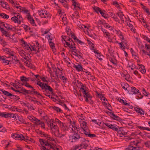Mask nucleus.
<instances>
[{
	"label": "nucleus",
	"instance_id": "nucleus-61",
	"mask_svg": "<svg viewBox=\"0 0 150 150\" xmlns=\"http://www.w3.org/2000/svg\"><path fill=\"white\" fill-rule=\"evenodd\" d=\"M111 117L115 120H119L120 119L118 116L113 113H111Z\"/></svg>",
	"mask_w": 150,
	"mask_h": 150
},
{
	"label": "nucleus",
	"instance_id": "nucleus-4",
	"mask_svg": "<svg viewBox=\"0 0 150 150\" xmlns=\"http://www.w3.org/2000/svg\"><path fill=\"white\" fill-rule=\"evenodd\" d=\"M128 139L132 140L130 142L131 145L134 144V146L129 145L125 148L124 150H139L140 147L138 146L139 142L136 139H133L131 137H128Z\"/></svg>",
	"mask_w": 150,
	"mask_h": 150
},
{
	"label": "nucleus",
	"instance_id": "nucleus-52",
	"mask_svg": "<svg viewBox=\"0 0 150 150\" xmlns=\"http://www.w3.org/2000/svg\"><path fill=\"white\" fill-rule=\"evenodd\" d=\"M8 113L5 112H0V116L7 118Z\"/></svg>",
	"mask_w": 150,
	"mask_h": 150
},
{
	"label": "nucleus",
	"instance_id": "nucleus-62",
	"mask_svg": "<svg viewBox=\"0 0 150 150\" xmlns=\"http://www.w3.org/2000/svg\"><path fill=\"white\" fill-rule=\"evenodd\" d=\"M22 12H23V13L25 14H26V15H29L30 14L29 11L25 8L23 7L22 11Z\"/></svg>",
	"mask_w": 150,
	"mask_h": 150
},
{
	"label": "nucleus",
	"instance_id": "nucleus-13",
	"mask_svg": "<svg viewBox=\"0 0 150 150\" xmlns=\"http://www.w3.org/2000/svg\"><path fill=\"white\" fill-rule=\"evenodd\" d=\"M136 69L138 70L142 74H144L146 72V69L145 66L142 64H137L136 66Z\"/></svg>",
	"mask_w": 150,
	"mask_h": 150
},
{
	"label": "nucleus",
	"instance_id": "nucleus-9",
	"mask_svg": "<svg viewBox=\"0 0 150 150\" xmlns=\"http://www.w3.org/2000/svg\"><path fill=\"white\" fill-rule=\"evenodd\" d=\"M104 125L107 126L109 128L114 131H117L118 130L117 128V125L115 124L112 123L111 122L104 123Z\"/></svg>",
	"mask_w": 150,
	"mask_h": 150
},
{
	"label": "nucleus",
	"instance_id": "nucleus-55",
	"mask_svg": "<svg viewBox=\"0 0 150 150\" xmlns=\"http://www.w3.org/2000/svg\"><path fill=\"white\" fill-rule=\"evenodd\" d=\"M104 22L105 21L103 20H102L100 19H99L97 21H96V23L98 25H103V24H104Z\"/></svg>",
	"mask_w": 150,
	"mask_h": 150
},
{
	"label": "nucleus",
	"instance_id": "nucleus-54",
	"mask_svg": "<svg viewBox=\"0 0 150 150\" xmlns=\"http://www.w3.org/2000/svg\"><path fill=\"white\" fill-rule=\"evenodd\" d=\"M86 118L82 114H81L78 117V121H80L86 120Z\"/></svg>",
	"mask_w": 150,
	"mask_h": 150
},
{
	"label": "nucleus",
	"instance_id": "nucleus-47",
	"mask_svg": "<svg viewBox=\"0 0 150 150\" xmlns=\"http://www.w3.org/2000/svg\"><path fill=\"white\" fill-rule=\"evenodd\" d=\"M131 64H130L129 63L128 64V68H130L132 70H133L134 69H136V66L132 63H131Z\"/></svg>",
	"mask_w": 150,
	"mask_h": 150
},
{
	"label": "nucleus",
	"instance_id": "nucleus-31",
	"mask_svg": "<svg viewBox=\"0 0 150 150\" xmlns=\"http://www.w3.org/2000/svg\"><path fill=\"white\" fill-rule=\"evenodd\" d=\"M116 43H118L120 49H122L123 51H124V50L126 49V47L124 44L123 43H124L123 42H118V41H116Z\"/></svg>",
	"mask_w": 150,
	"mask_h": 150
},
{
	"label": "nucleus",
	"instance_id": "nucleus-23",
	"mask_svg": "<svg viewBox=\"0 0 150 150\" xmlns=\"http://www.w3.org/2000/svg\"><path fill=\"white\" fill-rule=\"evenodd\" d=\"M0 30L1 31L3 35L6 37H8L10 39L11 38L9 33L4 28H1L0 27Z\"/></svg>",
	"mask_w": 150,
	"mask_h": 150
},
{
	"label": "nucleus",
	"instance_id": "nucleus-1",
	"mask_svg": "<svg viewBox=\"0 0 150 150\" xmlns=\"http://www.w3.org/2000/svg\"><path fill=\"white\" fill-rule=\"evenodd\" d=\"M72 124L71 122L64 125L59 119L55 118L51 119L47 123L49 127L50 128L51 133L54 136L59 138L64 137L67 131L70 132H74L73 134L70 137V140L71 142H77L83 139V138L81 137L80 134L76 132L79 131V128L75 127L74 122Z\"/></svg>",
	"mask_w": 150,
	"mask_h": 150
},
{
	"label": "nucleus",
	"instance_id": "nucleus-15",
	"mask_svg": "<svg viewBox=\"0 0 150 150\" xmlns=\"http://www.w3.org/2000/svg\"><path fill=\"white\" fill-rule=\"evenodd\" d=\"M9 58L3 56H0V61L6 65L9 64L11 61L9 59Z\"/></svg>",
	"mask_w": 150,
	"mask_h": 150
},
{
	"label": "nucleus",
	"instance_id": "nucleus-5",
	"mask_svg": "<svg viewBox=\"0 0 150 150\" xmlns=\"http://www.w3.org/2000/svg\"><path fill=\"white\" fill-rule=\"evenodd\" d=\"M12 137L16 139L21 140H24L28 143L34 142V141L32 139L27 137H24L21 134L14 133L12 135Z\"/></svg>",
	"mask_w": 150,
	"mask_h": 150
},
{
	"label": "nucleus",
	"instance_id": "nucleus-38",
	"mask_svg": "<svg viewBox=\"0 0 150 150\" xmlns=\"http://www.w3.org/2000/svg\"><path fill=\"white\" fill-rule=\"evenodd\" d=\"M17 116V114L13 113H8L7 118H12L14 119H16V116Z\"/></svg>",
	"mask_w": 150,
	"mask_h": 150
},
{
	"label": "nucleus",
	"instance_id": "nucleus-32",
	"mask_svg": "<svg viewBox=\"0 0 150 150\" xmlns=\"http://www.w3.org/2000/svg\"><path fill=\"white\" fill-rule=\"evenodd\" d=\"M45 138L49 142H55L56 140V139L55 138L52 137L50 135L48 134H47Z\"/></svg>",
	"mask_w": 150,
	"mask_h": 150
},
{
	"label": "nucleus",
	"instance_id": "nucleus-51",
	"mask_svg": "<svg viewBox=\"0 0 150 150\" xmlns=\"http://www.w3.org/2000/svg\"><path fill=\"white\" fill-rule=\"evenodd\" d=\"M82 55L83 54L78 51L75 56L77 57L79 59H82Z\"/></svg>",
	"mask_w": 150,
	"mask_h": 150
},
{
	"label": "nucleus",
	"instance_id": "nucleus-25",
	"mask_svg": "<svg viewBox=\"0 0 150 150\" xmlns=\"http://www.w3.org/2000/svg\"><path fill=\"white\" fill-rule=\"evenodd\" d=\"M20 79L21 81L22 85L23 84L27 83L29 81V78H27L24 76H22L20 77Z\"/></svg>",
	"mask_w": 150,
	"mask_h": 150
},
{
	"label": "nucleus",
	"instance_id": "nucleus-36",
	"mask_svg": "<svg viewBox=\"0 0 150 150\" xmlns=\"http://www.w3.org/2000/svg\"><path fill=\"white\" fill-rule=\"evenodd\" d=\"M18 89V92L20 93H23L24 94H28V91L26 90L24 88H21L20 89Z\"/></svg>",
	"mask_w": 150,
	"mask_h": 150
},
{
	"label": "nucleus",
	"instance_id": "nucleus-60",
	"mask_svg": "<svg viewBox=\"0 0 150 150\" xmlns=\"http://www.w3.org/2000/svg\"><path fill=\"white\" fill-rule=\"evenodd\" d=\"M118 100L120 102L123 104L125 105H129L127 103L126 100H123L121 98L119 99Z\"/></svg>",
	"mask_w": 150,
	"mask_h": 150
},
{
	"label": "nucleus",
	"instance_id": "nucleus-18",
	"mask_svg": "<svg viewBox=\"0 0 150 150\" xmlns=\"http://www.w3.org/2000/svg\"><path fill=\"white\" fill-rule=\"evenodd\" d=\"M36 126H39L41 127L42 128L45 129V124L44 122L37 119L36 121L34 123Z\"/></svg>",
	"mask_w": 150,
	"mask_h": 150
},
{
	"label": "nucleus",
	"instance_id": "nucleus-48",
	"mask_svg": "<svg viewBox=\"0 0 150 150\" xmlns=\"http://www.w3.org/2000/svg\"><path fill=\"white\" fill-rule=\"evenodd\" d=\"M91 121L92 122H94L95 124L98 125H100L101 124L100 121L99 119H92L91 120Z\"/></svg>",
	"mask_w": 150,
	"mask_h": 150
},
{
	"label": "nucleus",
	"instance_id": "nucleus-29",
	"mask_svg": "<svg viewBox=\"0 0 150 150\" xmlns=\"http://www.w3.org/2000/svg\"><path fill=\"white\" fill-rule=\"evenodd\" d=\"M141 8L143 9L144 11L146 12L148 15H150V12L149 11V9L146 6L142 4H141Z\"/></svg>",
	"mask_w": 150,
	"mask_h": 150
},
{
	"label": "nucleus",
	"instance_id": "nucleus-37",
	"mask_svg": "<svg viewBox=\"0 0 150 150\" xmlns=\"http://www.w3.org/2000/svg\"><path fill=\"white\" fill-rule=\"evenodd\" d=\"M2 144L3 146L6 149L7 148L10 144L9 142L6 140L3 141Z\"/></svg>",
	"mask_w": 150,
	"mask_h": 150
},
{
	"label": "nucleus",
	"instance_id": "nucleus-56",
	"mask_svg": "<svg viewBox=\"0 0 150 150\" xmlns=\"http://www.w3.org/2000/svg\"><path fill=\"white\" fill-rule=\"evenodd\" d=\"M18 52L19 54L22 57H23L25 55V52L23 50H18Z\"/></svg>",
	"mask_w": 150,
	"mask_h": 150
},
{
	"label": "nucleus",
	"instance_id": "nucleus-59",
	"mask_svg": "<svg viewBox=\"0 0 150 150\" xmlns=\"http://www.w3.org/2000/svg\"><path fill=\"white\" fill-rule=\"evenodd\" d=\"M0 16L2 18L4 19H8L9 18V16L7 14L3 13H1Z\"/></svg>",
	"mask_w": 150,
	"mask_h": 150
},
{
	"label": "nucleus",
	"instance_id": "nucleus-33",
	"mask_svg": "<svg viewBox=\"0 0 150 150\" xmlns=\"http://www.w3.org/2000/svg\"><path fill=\"white\" fill-rule=\"evenodd\" d=\"M94 52L96 54V57L100 60L101 61L103 60L102 57L103 56L100 55V54L99 53L98 50H97L96 51H94Z\"/></svg>",
	"mask_w": 150,
	"mask_h": 150
},
{
	"label": "nucleus",
	"instance_id": "nucleus-27",
	"mask_svg": "<svg viewBox=\"0 0 150 150\" xmlns=\"http://www.w3.org/2000/svg\"><path fill=\"white\" fill-rule=\"evenodd\" d=\"M79 28L81 30H83L84 32L86 30H89V26L88 25H85L83 24H80L79 26Z\"/></svg>",
	"mask_w": 150,
	"mask_h": 150
},
{
	"label": "nucleus",
	"instance_id": "nucleus-24",
	"mask_svg": "<svg viewBox=\"0 0 150 150\" xmlns=\"http://www.w3.org/2000/svg\"><path fill=\"white\" fill-rule=\"evenodd\" d=\"M0 5L3 8L7 9L9 8V6L8 3L6 2L3 1L2 0H0Z\"/></svg>",
	"mask_w": 150,
	"mask_h": 150
},
{
	"label": "nucleus",
	"instance_id": "nucleus-44",
	"mask_svg": "<svg viewBox=\"0 0 150 150\" xmlns=\"http://www.w3.org/2000/svg\"><path fill=\"white\" fill-rule=\"evenodd\" d=\"M35 96H37L38 98L40 99H41L42 98H43V96L38 92L36 91L35 92V93L33 94Z\"/></svg>",
	"mask_w": 150,
	"mask_h": 150
},
{
	"label": "nucleus",
	"instance_id": "nucleus-35",
	"mask_svg": "<svg viewBox=\"0 0 150 150\" xmlns=\"http://www.w3.org/2000/svg\"><path fill=\"white\" fill-rule=\"evenodd\" d=\"M121 86L125 90H127L128 91V90L129 89V88L130 86H129V85L126 83H121Z\"/></svg>",
	"mask_w": 150,
	"mask_h": 150
},
{
	"label": "nucleus",
	"instance_id": "nucleus-26",
	"mask_svg": "<svg viewBox=\"0 0 150 150\" xmlns=\"http://www.w3.org/2000/svg\"><path fill=\"white\" fill-rule=\"evenodd\" d=\"M5 26V28L8 30H11L15 31L16 30V28L14 27L8 23H6Z\"/></svg>",
	"mask_w": 150,
	"mask_h": 150
},
{
	"label": "nucleus",
	"instance_id": "nucleus-30",
	"mask_svg": "<svg viewBox=\"0 0 150 150\" xmlns=\"http://www.w3.org/2000/svg\"><path fill=\"white\" fill-rule=\"evenodd\" d=\"M17 112L21 114L27 115L29 113L28 111L26 109L22 110L21 109L18 108Z\"/></svg>",
	"mask_w": 150,
	"mask_h": 150
},
{
	"label": "nucleus",
	"instance_id": "nucleus-39",
	"mask_svg": "<svg viewBox=\"0 0 150 150\" xmlns=\"http://www.w3.org/2000/svg\"><path fill=\"white\" fill-rule=\"evenodd\" d=\"M28 118L34 124L37 119V118L35 117L34 116L32 115H29L28 117Z\"/></svg>",
	"mask_w": 150,
	"mask_h": 150
},
{
	"label": "nucleus",
	"instance_id": "nucleus-10",
	"mask_svg": "<svg viewBox=\"0 0 150 150\" xmlns=\"http://www.w3.org/2000/svg\"><path fill=\"white\" fill-rule=\"evenodd\" d=\"M114 31L116 32V33L117 36L119 37L121 42H123L124 43L126 44L125 42V37L123 33L121 32L119 30H116L115 29Z\"/></svg>",
	"mask_w": 150,
	"mask_h": 150
},
{
	"label": "nucleus",
	"instance_id": "nucleus-49",
	"mask_svg": "<svg viewBox=\"0 0 150 150\" xmlns=\"http://www.w3.org/2000/svg\"><path fill=\"white\" fill-rule=\"evenodd\" d=\"M1 91L3 92L4 94L7 96L11 97L13 96V95L12 94L10 93L9 92L6 91L2 90Z\"/></svg>",
	"mask_w": 150,
	"mask_h": 150
},
{
	"label": "nucleus",
	"instance_id": "nucleus-57",
	"mask_svg": "<svg viewBox=\"0 0 150 150\" xmlns=\"http://www.w3.org/2000/svg\"><path fill=\"white\" fill-rule=\"evenodd\" d=\"M93 9L97 13H99L100 12V11L102 10L101 8L97 6L93 7Z\"/></svg>",
	"mask_w": 150,
	"mask_h": 150
},
{
	"label": "nucleus",
	"instance_id": "nucleus-46",
	"mask_svg": "<svg viewBox=\"0 0 150 150\" xmlns=\"http://www.w3.org/2000/svg\"><path fill=\"white\" fill-rule=\"evenodd\" d=\"M46 38L48 39V42L52 41L53 39V37L52 35L50 33V34H48L46 36Z\"/></svg>",
	"mask_w": 150,
	"mask_h": 150
},
{
	"label": "nucleus",
	"instance_id": "nucleus-12",
	"mask_svg": "<svg viewBox=\"0 0 150 150\" xmlns=\"http://www.w3.org/2000/svg\"><path fill=\"white\" fill-rule=\"evenodd\" d=\"M72 5L74 6L73 10L74 11L79 10L81 8L80 4L76 0H71Z\"/></svg>",
	"mask_w": 150,
	"mask_h": 150
},
{
	"label": "nucleus",
	"instance_id": "nucleus-43",
	"mask_svg": "<svg viewBox=\"0 0 150 150\" xmlns=\"http://www.w3.org/2000/svg\"><path fill=\"white\" fill-rule=\"evenodd\" d=\"M103 17L105 18H107L108 17V15H107L105 13V11L103 10H102L100 11L99 13Z\"/></svg>",
	"mask_w": 150,
	"mask_h": 150
},
{
	"label": "nucleus",
	"instance_id": "nucleus-28",
	"mask_svg": "<svg viewBox=\"0 0 150 150\" xmlns=\"http://www.w3.org/2000/svg\"><path fill=\"white\" fill-rule=\"evenodd\" d=\"M125 22L127 23V25L129 27H132V26H133V25L134 24V23L132 21H131L130 19L128 18V17H127V19L125 21Z\"/></svg>",
	"mask_w": 150,
	"mask_h": 150
},
{
	"label": "nucleus",
	"instance_id": "nucleus-45",
	"mask_svg": "<svg viewBox=\"0 0 150 150\" xmlns=\"http://www.w3.org/2000/svg\"><path fill=\"white\" fill-rule=\"evenodd\" d=\"M98 97L101 100H103L104 101H107V100L105 97H104L103 95L100 93H98Z\"/></svg>",
	"mask_w": 150,
	"mask_h": 150
},
{
	"label": "nucleus",
	"instance_id": "nucleus-11",
	"mask_svg": "<svg viewBox=\"0 0 150 150\" xmlns=\"http://www.w3.org/2000/svg\"><path fill=\"white\" fill-rule=\"evenodd\" d=\"M39 142L40 143V145H39V146L40 150L41 147L42 146H47V149L49 148V147H51L50 144L47 142L45 141L43 139H39Z\"/></svg>",
	"mask_w": 150,
	"mask_h": 150
},
{
	"label": "nucleus",
	"instance_id": "nucleus-3",
	"mask_svg": "<svg viewBox=\"0 0 150 150\" xmlns=\"http://www.w3.org/2000/svg\"><path fill=\"white\" fill-rule=\"evenodd\" d=\"M62 41L65 47H67L69 50V51L71 50H74L75 49V45L72 39L69 37H66L65 36L62 37Z\"/></svg>",
	"mask_w": 150,
	"mask_h": 150
},
{
	"label": "nucleus",
	"instance_id": "nucleus-20",
	"mask_svg": "<svg viewBox=\"0 0 150 150\" xmlns=\"http://www.w3.org/2000/svg\"><path fill=\"white\" fill-rule=\"evenodd\" d=\"M117 14L122 23H124L128 17L127 16H125L122 12H118L117 13Z\"/></svg>",
	"mask_w": 150,
	"mask_h": 150
},
{
	"label": "nucleus",
	"instance_id": "nucleus-34",
	"mask_svg": "<svg viewBox=\"0 0 150 150\" xmlns=\"http://www.w3.org/2000/svg\"><path fill=\"white\" fill-rule=\"evenodd\" d=\"M103 25L105 28L108 29L110 30H112L113 32L114 31L115 29H114L112 26L110 25L108 23H105L104 22V24H103Z\"/></svg>",
	"mask_w": 150,
	"mask_h": 150
},
{
	"label": "nucleus",
	"instance_id": "nucleus-21",
	"mask_svg": "<svg viewBox=\"0 0 150 150\" xmlns=\"http://www.w3.org/2000/svg\"><path fill=\"white\" fill-rule=\"evenodd\" d=\"M80 141L81 142V145L82 147L84 149H86L89 143V141L83 138V139H81Z\"/></svg>",
	"mask_w": 150,
	"mask_h": 150
},
{
	"label": "nucleus",
	"instance_id": "nucleus-14",
	"mask_svg": "<svg viewBox=\"0 0 150 150\" xmlns=\"http://www.w3.org/2000/svg\"><path fill=\"white\" fill-rule=\"evenodd\" d=\"M87 121V120L86 119L84 120L79 121L80 126H81L80 128L81 129H87L88 128V125L87 124V123L86 122Z\"/></svg>",
	"mask_w": 150,
	"mask_h": 150
},
{
	"label": "nucleus",
	"instance_id": "nucleus-41",
	"mask_svg": "<svg viewBox=\"0 0 150 150\" xmlns=\"http://www.w3.org/2000/svg\"><path fill=\"white\" fill-rule=\"evenodd\" d=\"M61 19H62V22L64 23V24H66L67 23V19L66 17V15L62 16V15L61 16Z\"/></svg>",
	"mask_w": 150,
	"mask_h": 150
},
{
	"label": "nucleus",
	"instance_id": "nucleus-22",
	"mask_svg": "<svg viewBox=\"0 0 150 150\" xmlns=\"http://www.w3.org/2000/svg\"><path fill=\"white\" fill-rule=\"evenodd\" d=\"M73 67L75 68L76 70L78 71H83V68L81 65L80 64L76 63V64H74Z\"/></svg>",
	"mask_w": 150,
	"mask_h": 150
},
{
	"label": "nucleus",
	"instance_id": "nucleus-58",
	"mask_svg": "<svg viewBox=\"0 0 150 150\" xmlns=\"http://www.w3.org/2000/svg\"><path fill=\"white\" fill-rule=\"evenodd\" d=\"M11 20L12 21H13L15 23H17L18 24L21 23L17 19L16 17L15 16L11 18Z\"/></svg>",
	"mask_w": 150,
	"mask_h": 150
},
{
	"label": "nucleus",
	"instance_id": "nucleus-64",
	"mask_svg": "<svg viewBox=\"0 0 150 150\" xmlns=\"http://www.w3.org/2000/svg\"><path fill=\"white\" fill-rule=\"evenodd\" d=\"M49 43V45L50 47L52 49H55V46L54 43L52 41H51L48 42Z\"/></svg>",
	"mask_w": 150,
	"mask_h": 150
},
{
	"label": "nucleus",
	"instance_id": "nucleus-16",
	"mask_svg": "<svg viewBox=\"0 0 150 150\" xmlns=\"http://www.w3.org/2000/svg\"><path fill=\"white\" fill-rule=\"evenodd\" d=\"M26 18L30 24L33 26H36V25L35 22L32 16L30 14L29 15H26Z\"/></svg>",
	"mask_w": 150,
	"mask_h": 150
},
{
	"label": "nucleus",
	"instance_id": "nucleus-8",
	"mask_svg": "<svg viewBox=\"0 0 150 150\" xmlns=\"http://www.w3.org/2000/svg\"><path fill=\"white\" fill-rule=\"evenodd\" d=\"M128 93L129 94H135L138 95H141V93L139 90L134 87H130L128 90Z\"/></svg>",
	"mask_w": 150,
	"mask_h": 150
},
{
	"label": "nucleus",
	"instance_id": "nucleus-42",
	"mask_svg": "<svg viewBox=\"0 0 150 150\" xmlns=\"http://www.w3.org/2000/svg\"><path fill=\"white\" fill-rule=\"evenodd\" d=\"M84 94L83 97L84 98H88L89 99H91V96L88 92H86V91H84L83 93Z\"/></svg>",
	"mask_w": 150,
	"mask_h": 150
},
{
	"label": "nucleus",
	"instance_id": "nucleus-40",
	"mask_svg": "<svg viewBox=\"0 0 150 150\" xmlns=\"http://www.w3.org/2000/svg\"><path fill=\"white\" fill-rule=\"evenodd\" d=\"M17 120H19L23 124H25V120L22 118V117H20L17 115V116H16Z\"/></svg>",
	"mask_w": 150,
	"mask_h": 150
},
{
	"label": "nucleus",
	"instance_id": "nucleus-17",
	"mask_svg": "<svg viewBox=\"0 0 150 150\" xmlns=\"http://www.w3.org/2000/svg\"><path fill=\"white\" fill-rule=\"evenodd\" d=\"M3 51L7 54L12 56H15V53L12 51L10 49L4 47L3 48Z\"/></svg>",
	"mask_w": 150,
	"mask_h": 150
},
{
	"label": "nucleus",
	"instance_id": "nucleus-6",
	"mask_svg": "<svg viewBox=\"0 0 150 150\" xmlns=\"http://www.w3.org/2000/svg\"><path fill=\"white\" fill-rule=\"evenodd\" d=\"M38 14L42 18L50 19L51 16L50 13L45 10L38 11Z\"/></svg>",
	"mask_w": 150,
	"mask_h": 150
},
{
	"label": "nucleus",
	"instance_id": "nucleus-7",
	"mask_svg": "<svg viewBox=\"0 0 150 150\" xmlns=\"http://www.w3.org/2000/svg\"><path fill=\"white\" fill-rule=\"evenodd\" d=\"M100 29L101 31L103 32L104 37L107 39L108 41L111 42L112 39L110 33L103 27H101Z\"/></svg>",
	"mask_w": 150,
	"mask_h": 150
},
{
	"label": "nucleus",
	"instance_id": "nucleus-53",
	"mask_svg": "<svg viewBox=\"0 0 150 150\" xmlns=\"http://www.w3.org/2000/svg\"><path fill=\"white\" fill-rule=\"evenodd\" d=\"M54 71L55 72L56 75H58V74H62V71L58 68H55L54 70Z\"/></svg>",
	"mask_w": 150,
	"mask_h": 150
},
{
	"label": "nucleus",
	"instance_id": "nucleus-2",
	"mask_svg": "<svg viewBox=\"0 0 150 150\" xmlns=\"http://www.w3.org/2000/svg\"><path fill=\"white\" fill-rule=\"evenodd\" d=\"M36 84L39 86L41 88V91L46 96L52 98L51 95L53 93V89L52 88L46 83H44L39 81H37Z\"/></svg>",
	"mask_w": 150,
	"mask_h": 150
},
{
	"label": "nucleus",
	"instance_id": "nucleus-19",
	"mask_svg": "<svg viewBox=\"0 0 150 150\" xmlns=\"http://www.w3.org/2000/svg\"><path fill=\"white\" fill-rule=\"evenodd\" d=\"M21 43L22 46L26 50H29L30 48L29 44H28L23 39H22L21 40Z\"/></svg>",
	"mask_w": 150,
	"mask_h": 150
},
{
	"label": "nucleus",
	"instance_id": "nucleus-63",
	"mask_svg": "<svg viewBox=\"0 0 150 150\" xmlns=\"http://www.w3.org/2000/svg\"><path fill=\"white\" fill-rule=\"evenodd\" d=\"M15 16L16 17L18 21H19L20 22V23H21V21L23 20V18L20 14L18 13L17 14V16Z\"/></svg>",
	"mask_w": 150,
	"mask_h": 150
},
{
	"label": "nucleus",
	"instance_id": "nucleus-50",
	"mask_svg": "<svg viewBox=\"0 0 150 150\" xmlns=\"http://www.w3.org/2000/svg\"><path fill=\"white\" fill-rule=\"evenodd\" d=\"M17 9V11L19 12H22V10L23 7H21L18 4H16V6H14Z\"/></svg>",
	"mask_w": 150,
	"mask_h": 150
}]
</instances>
